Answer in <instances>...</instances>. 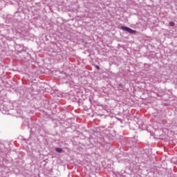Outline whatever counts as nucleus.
<instances>
[{
	"instance_id": "obj_1",
	"label": "nucleus",
	"mask_w": 177,
	"mask_h": 177,
	"mask_svg": "<svg viewBox=\"0 0 177 177\" xmlns=\"http://www.w3.org/2000/svg\"><path fill=\"white\" fill-rule=\"evenodd\" d=\"M121 28L123 31H127V32H129V34H136V30H133L131 29V28L122 26Z\"/></svg>"
},
{
	"instance_id": "obj_2",
	"label": "nucleus",
	"mask_w": 177,
	"mask_h": 177,
	"mask_svg": "<svg viewBox=\"0 0 177 177\" xmlns=\"http://www.w3.org/2000/svg\"><path fill=\"white\" fill-rule=\"evenodd\" d=\"M55 151H56L57 153H63V149H62V148H56V149H55Z\"/></svg>"
},
{
	"instance_id": "obj_4",
	"label": "nucleus",
	"mask_w": 177,
	"mask_h": 177,
	"mask_svg": "<svg viewBox=\"0 0 177 177\" xmlns=\"http://www.w3.org/2000/svg\"><path fill=\"white\" fill-rule=\"evenodd\" d=\"M96 68L97 70H100V67H99V66H96Z\"/></svg>"
},
{
	"instance_id": "obj_3",
	"label": "nucleus",
	"mask_w": 177,
	"mask_h": 177,
	"mask_svg": "<svg viewBox=\"0 0 177 177\" xmlns=\"http://www.w3.org/2000/svg\"><path fill=\"white\" fill-rule=\"evenodd\" d=\"M169 26H170L171 27H174V26H175V23H174V22H169Z\"/></svg>"
}]
</instances>
